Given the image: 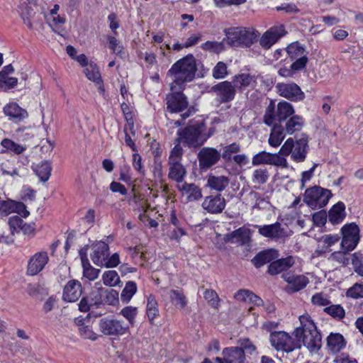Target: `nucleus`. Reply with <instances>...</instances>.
Wrapping results in <instances>:
<instances>
[{"label":"nucleus","instance_id":"obj_9","mask_svg":"<svg viewBox=\"0 0 363 363\" xmlns=\"http://www.w3.org/2000/svg\"><path fill=\"white\" fill-rule=\"evenodd\" d=\"M332 195L330 190L314 186L306 189L303 201L312 209H318L328 204Z\"/></svg>","mask_w":363,"mask_h":363},{"label":"nucleus","instance_id":"obj_21","mask_svg":"<svg viewBox=\"0 0 363 363\" xmlns=\"http://www.w3.org/2000/svg\"><path fill=\"white\" fill-rule=\"evenodd\" d=\"M279 257H280V253L277 249L267 248L257 253L252 259L251 262L257 269H259L267 264L269 265L275 262Z\"/></svg>","mask_w":363,"mask_h":363},{"label":"nucleus","instance_id":"obj_37","mask_svg":"<svg viewBox=\"0 0 363 363\" xmlns=\"http://www.w3.org/2000/svg\"><path fill=\"white\" fill-rule=\"evenodd\" d=\"M146 314L150 322L153 323L155 318L159 315V310L157 308V302L155 296L150 294L147 297V306H146Z\"/></svg>","mask_w":363,"mask_h":363},{"label":"nucleus","instance_id":"obj_54","mask_svg":"<svg viewBox=\"0 0 363 363\" xmlns=\"http://www.w3.org/2000/svg\"><path fill=\"white\" fill-rule=\"evenodd\" d=\"M13 206L14 201L10 199L4 200L0 198V213L4 216H8L14 212Z\"/></svg>","mask_w":363,"mask_h":363},{"label":"nucleus","instance_id":"obj_61","mask_svg":"<svg viewBox=\"0 0 363 363\" xmlns=\"http://www.w3.org/2000/svg\"><path fill=\"white\" fill-rule=\"evenodd\" d=\"M333 259L336 260L344 266H347L350 264V257H349L346 252H335L331 255Z\"/></svg>","mask_w":363,"mask_h":363},{"label":"nucleus","instance_id":"obj_25","mask_svg":"<svg viewBox=\"0 0 363 363\" xmlns=\"http://www.w3.org/2000/svg\"><path fill=\"white\" fill-rule=\"evenodd\" d=\"M227 240L239 245H249L251 241V230L245 227H240L228 235Z\"/></svg>","mask_w":363,"mask_h":363},{"label":"nucleus","instance_id":"obj_43","mask_svg":"<svg viewBox=\"0 0 363 363\" xmlns=\"http://www.w3.org/2000/svg\"><path fill=\"white\" fill-rule=\"evenodd\" d=\"M324 312L336 320H342L345 315V311L339 304H331L323 309Z\"/></svg>","mask_w":363,"mask_h":363},{"label":"nucleus","instance_id":"obj_58","mask_svg":"<svg viewBox=\"0 0 363 363\" xmlns=\"http://www.w3.org/2000/svg\"><path fill=\"white\" fill-rule=\"evenodd\" d=\"M104 284L108 286H115L121 282L118 274H103Z\"/></svg>","mask_w":363,"mask_h":363},{"label":"nucleus","instance_id":"obj_60","mask_svg":"<svg viewBox=\"0 0 363 363\" xmlns=\"http://www.w3.org/2000/svg\"><path fill=\"white\" fill-rule=\"evenodd\" d=\"M318 166V164H313V167L307 170L304 171L301 174V189H303L306 186V184L309 182L314 175V171L315 168Z\"/></svg>","mask_w":363,"mask_h":363},{"label":"nucleus","instance_id":"obj_46","mask_svg":"<svg viewBox=\"0 0 363 363\" xmlns=\"http://www.w3.org/2000/svg\"><path fill=\"white\" fill-rule=\"evenodd\" d=\"M225 42L226 43V40H224V39L221 42L206 41L201 45V48L203 50L219 53L225 50Z\"/></svg>","mask_w":363,"mask_h":363},{"label":"nucleus","instance_id":"obj_29","mask_svg":"<svg viewBox=\"0 0 363 363\" xmlns=\"http://www.w3.org/2000/svg\"><path fill=\"white\" fill-rule=\"evenodd\" d=\"M223 359L226 363H245V354L239 347H225L223 350Z\"/></svg>","mask_w":363,"mask_h":363},{"label":"nucleus","instance_id":"obj_32","mask_svg":"<svg viewBox=\"0 0 363 363\" xmlns=\"http://www.w3.org/2000/svg\"><path fill=\"white\" fill-rule=\"evenodd\" d=\"M346 345V341L340 333H331L327 337V347L333 353L339 352Z\"/></svg>","mask_w":363,"mask_h":363},{"label":"nucleus","instance_id":"obj_3","mask_svg":"<svg viewBox=\"0 0 363 363\" xmlns=\"http://www.w3.org/2000/svg\"><path fill=\"white\" fill-rule=\"evenodd\" d=\"M301 326L294 331L296 341L303 342L309 350L314 351L320 348L322 345V336L317 330V327L308 315H303L299 317Z\"/></svg>","mask_w":363,"mask_h":363},{"label":"nucleus","instance_id":"obj_48","mask_svg":"<svg viewBox=\"0 0 363 363\" xmlns=\"http://www.w3.org/2000/svg\"><path fill=\"white\" fill-rule=\"evenodd\" d=\"M181 144L178 143L171 150L168 158V164L181 163L184 153Z\"/></svg>","mask_w":363,"mask_h":363},{"label":"nucleus","instance_id":"obj_52","mask_svg":"<svg viewBox=\"0 0 363 363\" xmlns=\"http://www.w3.org/2000/svg\"><path fill=\"white\" fill-rule=\"evenodd\" d=\"M1 145L6 150L13 152L18 155L21 154L26 150L23 146L16 143L10 139H4L1 141Z\"/></svg>","mask_w":363,"mask_h":363},{"label":"nucleus","instance_id":"obj_23","mask_svg":"<svg viewBox=\"0 0 363 363\" xmlns=\"http://www.w3.org/2000/svg\"><path fill=\"white\" fill-rule=\"evenodd\" d=\"M255 228L258 229V233L264 238L278 240L286 236V230L279 222L270 225H257Z\"/></svg>","mask_w":363,"mask_h":363},{"label":"nucleus","instance_id":"obj_50","mask_svg":"<svg viewBox=\"0 0 363 363\" xmlns=\"http://www.w3.org/2000/svg\"><path fill=\"white\" fill-rule=\"evenodd\" d=\"M107 40L109 44L108 47L113 53L116 54L122 58L125 57L126 55L123 51V47L119 45L118 40L114 36L108 35Z\"/></svg>","mask_w":363,"mask_h":363},{"label":"nucleus","instance_id":"obj_45","mask_svg":"<svg viewBox=\"0 0 363 363\" xmlns=\"http://www.w3.org/2000/svg\"><path fill=\"white\" fill-rule=\"evenodd\" d=\"M272 153L261 151L252 157V164L258 166L261 164H269L271 162Z\"/></svg>","mask_w":363,"mask_h":363},{"label":"nucleus","instance_id":"obj_62","mask_svg":"<svg viewBox=\"0 0 363 363\" xmlns=\"http://www.w3.org/2000/svg\"><path fill=\"white\" fill-rule=\"evenodd\" d=\"M311 301L314 305L320 306H327L331 303L330 301L321 293L313 295Z\"/></svg>","mask_w":363,"mask_h":363},{"label":"nucleus","instance_id":"obj_14","mask_svg":"<svg viewBox=\"0 0 363 363\" xmlns=\"http://www.w3.org/2000/svg\"><path fill=\"white\" fill-rule=\"evenodd\" d=\"M301 267V260L298 257L288 255L279 257L268 266L267 272H284L290 269L297 270Z\"/></svg>","mask_w":363,"mask_h":363},{"label":"nucleus","instance_id":"obj_41","mask_svg":"<svg viewBox=\"0 0 363 363\" xmlns=\"http://www.w3.org/2000/svg\"><path fill=\"white\" fill-rule=\"evenodd\" d=\"M138 313V309L137 307L132 306H125L122 308L119 313L123 317H124L128 322L129 327H133L135 323V318Z\"/></svg>","mask_w":363,"mask_h":363},{"label":"nucleus","instance_id":"obj_16","mask_svg":"<svg viewBox=\"0 0 363 363\" xmlns=\"http://www.w3.org/2000/svg\"><path fill=\"white\" fill-rule=\"evenodd\" d=\"M277 93L291 101H301L305 99V94L296 83H278L276 85Z\"/></svg>","mask_w":363,"mask_h":363},{"label":"nucleus","instance_id":"obj_26","mask_svg":"<svg viewBox=\"0 0 363 363\" xmlns=\"http://www.w3.org/2000/svg\"><path fill=\"white\" fill-rule=\"evenodd\" d=\"M82 286L76 280L69 281L64 288L63 299L67 302H74L81 296Z\"/></svg>","mask_w":363,"mask_h":363},{"label":"nucleus","instance_id":"obj_27","mask_svg":"<svg viewBox=\"0 0 363 363\" xmlns=\"http://www.w3.org/2000/svg\"><path fill=\"white\" fill-rule=\"evenodd\" d=\"M49 257L46 252H39L30 257L28 264V272H40L48 263Z\"/></svg>","mask_w":363,"mask_h":363},{"label":"nucleus","instance_id":"obj_33","mask_svg":"<svg viewBox=\"0 0 363 363\" xmlns=\"http://www.w3.org/2000/svg\"><path fill=\"white\" fill-rule=\"evenodd\" d=\"M304 125V119L299 115L294 114L285 121L284 129L286 133L292 135L301 130Z\"/></svg>","mask_w":363,"mask_h":363},{"label":"nucleus","instance_id":"obj_15","mask_svg":"<svg viewBox=\"0 0 363 363\" xmlns=\"http://www.w3.org/2000/svg\"><path fill=\"white\" fill-rule=\"evenodd\" d=\"M197 158L200 169L206 171L219 162L221 155L216 148L205 147L199 150Z\"/></svg>","mask_w":363,"mask_h":363},{"label":"nucleus","instance_id":"obj_6","mask_svg":"<svg viewBox=\"0 0 363 363\" xmlns=\"http://www.w3.org/2000/svg\"><path fill=\"white\" fill-rule=\"evenodd\" d=\"M308 149V137L302 133L296 141L292 138H288L281 147L280 153L285 156L290 155L294 162L300 163L306 160Z\"/></svg>","mask_w":363,"mask_h":363},{"label":"nucleus","instance_id":"obj_7","mask_svg":"<svg viewBox=\"0 0 363 363\" xmlns=\"http://www.w3.org/2000/svg\"><path fill=\"white\" fill-rule=\"evenodd\" d=\"M90 257L93 263L101 267L113 268L120 264L119 255L116 252L109 257V246L104 241H95L91 245Z\"/></svg>","mask_w":363,"mask_h":363},{"label":"nucleus","instance_id":"obj_5","mask_svg":"<svg viewBox=\"0 0 363 363\" xmlns=\"http://www.w3.org/2000/svg\"><path fill=\"white\" fill-rule=\"evenodd\" d=\"M294 113V108L289 102L283 100L276 104L274 101L271 100L266 108L263 122L268 126H272L274 123L280 124Z\"/></svg>","mask_w":363,"mask_h":363},{"label":"nucleus","instance_id":"obj_11","mask_svg":"<svg viewBox=\"0 0 363 363\" xmlns=\"http://www.w3.org/2000/svg\"><path fill=\"white\" fill-rule=\"evenodd\" d=\"M269 340L272 346L277 350L290 352L296 348H300L299 342L294 340L287 333L275 331L270 334Z\"/></svg>","mask_w":363,"mask_h":363},{"label":"nucleus","instance_id":"obj_34","mask_svg":"<svg viewBox=\"0 0 363 363\" xmlns=\"http://www.w3.org/2000/svg\"><path fill=\"white\" fill-rule=\"evenodd\" d=\"M230 179L225 176L210 174L207 179V186L218 192L223 191L229 185Z\"/></svg>","mask_w":363,"mask_h":363},{"label":"nucleus","instance_id":"obj_4","mask_svg":"<svg viewBox=\"0 0 363 363\" xmlns=\"http://www.w3.org/2000/svg\"><path fill=\"white\" fill-rule=\"evenodd\" d=\"M183 90L184 89L171 90L172 93L168 94L165 98L167 110L169 113H180L186 109V111L181 115L182 119L174 122L176 126L182 125L184 121L196 111L194 106L189 107V101L186 95L182 92Z\"/></svg>","mask_w":363,"mask_h":363},{"label":"nucleus","instance_id":"obj_55","mask_svg":"<svg viewBox=\"0 0 363 363\" xmlns=\"http://www.w3.org/2000/svg\"><path fill=\"white\" fill-rule=\"evenodd\" d=\"M351 257V263L355 272H363V256L362 254L355 252Z\"/></svg>","mask_w":363,"mask_h":363},{"label":"nucleus","instance_id":"obj_17","mask_svg":"<svg viewBox=\"0 0 363 363\" xmlns=\"http://www.w3.org/2000/svg\"><path fill=\"white\" fill-rule=\"evenodd\" d=\"M211 89L216 94L220 104H226L233 101L236 95L235 88L232 82L229 81L219 82L213 86Z\"/></svg>","mask_w":363,"mask_h":363},{"label":"nucleus","instance_id":"obj_12","mask_svg":"<svg viewBox=\"0 0 363 363\" xmlns=\"http://www.w3.org/2000/svg\"><path fill=\"white\" fill-rule=\"evenodd\" d=\"M341 233L342 239L341 247L345 252L352 251L359 241V229L354 223L345 225Z\"/></svg>","mask_w":363,"mask_h":363},{"label":"nucleus","instance_id":"obj_2","mask_svg":"<svg viewBox=\"0 0 363 363\" xmlns=\"http://www.w3.org/2000/svg\"><path fill=\"white\" fill-rule=\"evenodd\" d=\"M176 141L183 146L196 149L201 147L211 136L212 133H206V125L203 121H191L184 128L177 132Z\"/></svg>","mask_w":363,"mask_h":363},{"label":"nucleus","instance_id":"obj_53","mask_svg":"<svg viewBox=\"0 0 363 363\" xmlns=\"http://www.w3.org/2000/svg\"><path fill=\"white\" fill-rule=\"evenodd\" d=\"M23 223L24 221L23 219L18 216H13L10 217L8 220V224L9 225L11 234L13 235L15 232H19Z\"/></svg>","mask_w":363,"mask_h":363},{"label":"nucleus","instance_id":"obj_24","mask_svg":"<svg viewBox=\"0 0 363 363\" xmlns=\"http://www.w3.org/2000/svg\"><path fill=\"white\" fill-rule=\"evenodd\" d=\"M282 278L288 283L285 289L288 293H294L303 289L308 282L303 274H282Z\"/></svg>","mask_w":363,"mask_h":363},{"label":"nucleus","instance_id":"obj_28","mask_svg":"<svg viewBox=\"0 0 363 363\" xmlns=\"http://www.w3.org/2000/svg\"><path fill=\"white\" fill-rule=\"evenodd\" d=\"M178 189L182 192L183 196H186L187 202L198 201L202 198L201 189L195 184L184 182L182 185L178 186Z\"/></svg>","mask_w":363,"mask_h":363},{"label":"nucleus","instance_id":"obj_51","mask_svg":"<svg viewBox=\"0 0 363 363\" xmlns=\"http://www.w3.org/2000/svg\"><path fill=\"white\" fill-rule=\"evenodd\" d=\"M302 70V69L291 63L289 67H286V66L280 67L278 70V74L281 77L291 78Z\"/></svg>","mask_w":363,"mask_h":363},{"label":"nucleus","instance_id":"obj_18","mask_svg":"<svg viewBox=\"0 0 363 363\" xmlns=\"http://www.w3.org/2000/svg\"><path fill=\"white\" fill-rule=\"evenodd\" d=\"M286 34V31L283 25L273 26L262 35L259 44L262 48L268 49Z\"/></svg>","mask_w":363,"mask_h":363},{"label":"nucleus","instance_id":"obj_44","mask_svg":"<svg viewBox=\"0 0 363 363\" xmlns=\"http://www.w3.org/2000/svg\"><path fill=\"white\" fill-rule=\"evenodd\" d=\"M170 299L172 303L180 308H184L187 305V300L184 294L179 290L170 291Z\"/></svg>","mask_w":363,"mask_h":363},{"label":"nucleus","instance_id":"obj_36","mask_svg":"<svg viewBox=\"0 0 363 363\" xmlns=\"http://www.w3.org/2000/svg\"><path fill=\"white\" fill-rule=\"evenodd\" d=\"M34 171L41 182H47L51 174L52 167L48 161H43L40 164H38Z\"/></svg>","mask_w":363,"mask_h":363},{"label":"nucleus","instance_id":"obj_63","mask_svg":"<svg viewBox=\"0 0 363 363\" xmlns=\"http://www.w3.org/2000/svg\"><path fill=\"white\" fill-rule=\"evenodd\" d=\"M204 298L208 301L213 306H216L218 304V296L217 293L211 289H207L203 293Z\"/></svg>","mask_w":363,"mask_h":363},{"label":"nucleus","instance_id":"obj_64","mask_svg":"<svg viewBox=\"0 0 363 363\" xmlns=\"http://www.w3.org/2000/svg\"><path fill=\"white\" fill-rule=\"evenodd\" d=\"M327 218H328V216H327L326 212L323 211H318L313 215V223L318 226L324 225Z\"/></svg>","mask_w":363,"mask_h":363},{"label":"nucleus","instance_id":"obj_57","mask_svg":"<svg viewBox=\"0 0 363 363\" xmlns=\"http://www.w3.org/2000/svg\"><path fill=\"white\" fill-rule=\"evenodd\" d=\"M79 333L81 337L84 339L96 340L98 338V335L88 325L79 326Z\"/></svg>","mask_w":363,"mask_h":363},{"label":"nucleus","instance_id":"obj_40","mask_svg":"<svg viewBox=\"0 0 363 363\" xmlns=\"http://www.w3.org/2000/svg\"><path fill=\"white\" fill-rule=\"evenodd\" d=\"M84 73L87 79L96 84L101 82V73L98 66L94 63H89V65L84 68Z\"/></svg>","mask_w":363,"mask_h":363},{"label":"nucleus","instance_id":"obj_19","mask_svg":"<svg viewBox=\"0 0 363 363\" xmlns=\"http://www.w3.org/2000/svg\"><path fill=\"white\" fill-rule=\"evenodd\" d=\"M202 208L211 214H218L223 212L226 206L224 197L220 194L205 197Z\"/></svg>","mask_w":363,"mask_h":363},{"label":"nucleus","instance_id":"obj_38","mask_svg":"<svg viewBox=\"0 0 363 363\" xmlns=\"http://www.w3.org/2000/svg\"><path fill=\"white\" fill-rule=\"evenodd\" d=\"M101 298L104 305L116 306L118 303V292L114 289H101Z\"/></svg>","mask_w":363,"mask_h":363},{"label":"nucleus","instance_id":"obj_20","mask_svg":"<svg viewBox=\"0 0 363 363\" xmlns=\"http://www.w3.org/2000/svg\"><path fill=\"white\" fill-rule=\"evenodd\" d=\"M3 112L12 123L18 124L28 118V111L16 102H10L4 106Z\"/></svg>","mask_w":363,"mask_h":363},{"label":"nucleus","instance_id":"obj_30","mask_svg":"<svg viewBox=\"0 0 363 363\" xmlns=\"http://www.w3.org/2000/svg\"><path fill=\"white\" fill-rule=\"evenodd\" d=\"M346 217L345 205L339 201L328 212V221L333 225L341 223Z\"/></svg>","mask_w":363,"mask_h":363},{"label":"nucleus","instance_id":"obj_59","mask_svg":"<svg viewBox=\"0 0 363 363\" xmlns=\"http://www.w3.org/2000/svg\"><path fill=\"white\" fill-rule=\"evenodd\" d=\"M347 296L353 298L363 297V284H355L347 291Z\"/></svg>","mask_w":363,"mask_h":363},{"label":"nucleus","instance_id":"obj_8","mask_svg":"<svg viewBox=\"0 0 363 363\" xmlns=\"http://www.w3.org/2000/svg\"><path fill=\"white\" fill-rule=\"evenodd\" d=\"M226 43L233 47H250L259 36V33L245 28H230L225 29Z\"/></svg>","mask_w":363,"mask_h":363},{"label":"nucleus","instance_id":"obj_22","mask_svg":"<svg viewBox=\"0 0 363 363\" xmlns=\"http://www.w3.org/2000/svg\"><path fill=\"white\" fill-rule=\"evenodd\" d=\"M232 83L236 91L242 93L247 88L255 89L257 86V77L248 73L235 74L232 79Z\"/></svg>","mask_w":363,"mask_h":363},{"label":"nucleus","instance_id":"obj_42","mask_svg":"<svg viewBox=\"0 0 363 363\" xmlns=\"http://www.w3.org/2000/svg\"><path fill=\"white\" fill-rule=\"evenodd\" d=\"M137 291V286L134 281H128L123 289L121 298L123 303H128Z\"/></svg>","mask_w":363,"mask_h":363},{"label":"nucleus","instance_id":"obj_56","mask_svg":"<svg viewBox=\"0 0 363 363\" xmlns=\"http://www.w3.org/2000/svg\"><path fill=\"white\" fill-rule=\"evenodd\" d=\"M281 155H283L280 153V151L278 153L272 154L270 165L287 168L289 167L288 162L285 157Z\"/></svg>","mask_w":363,"mask_h":363},{"label":"nucleus","instance_id":"obj_35","mask_svg":"<svg viewBox=\"0 0 363 363\" xmlns=\"http://www.w3.org/2000/svg\"><path fill=\"white\" fill-rule=\"evenodd\" d=\"M169 166L168 177L177 183L182 182L186 177V171L182 162L169 164Z\"/></svg>","mask_w":363,"mask_h":363},{"label":"nucleus","instance_id":"obj_1","mask_svg":"<svg viewBox=\"0 0 363 363\" xmlns=\"http://www.w3.org/2000/svg\"><path fill=\"white\" fill-rule=\"evenodd\" d=\"M196 72V60L192 54L177 60L167 72V75L172 78L170 89H184L186 84L195 79Z\"/></svg>","mask_w":363,"mask_h":363},{"label":"nucleus","instance_id":"obj_31","mask_svg":"<svg viewBox=\"0 0 363 363\" xmlns=\"http://www.w3.org/2000/svg\"><path fill=\"white\" fill-rule=\"evenodd\" d=\"M272 126L268 143L270 146L277 147L281 144L286 133L281 124L274 123Z\"/></svg>","mask_w":363,"mask_h":363},{"label":"nucleus","instance_id":"obj_39","mask_svg":"<svg viewBox=\"0 0 363 363\" xmlns=\"http://www.w3.org/2000/svg\"><path fill=\"white\" fill-rule=\"evenodd\" d=\"M241 150V146L239 143H233L228 145L225 146L223 148V151L220 153L221 157L225 162H232L233 156Z\"/></svg>","mask_w":363,"mask_h":363},{"label":"nucleus","instance_id":"obj_49","mask_svg":"<svg viewBox=\"0 0 363 363\" xmlns=\"http://www.w3.org/2000/svg\"><path fill=\"white\" fill-rule=\"evenodd\" d=\"M228 75V66L223 62H218L213 67L212 76L216 79L225 78Z\"/></svg>","mask_w":363,"mask_h":363},{"label":"nucleus","instance_id":"obj_10","mask_svg":"<svg viewBox=\"0 0 363 363\" xmlns=\"http://www.w3.org/2000/svg\"><path fill=\"white\" fill-rule=\"evenodd\" d=\"M100 331L106 336L118 337L129 332V325L123 320L111 317H104L99 321Z\"/></svg>","mask_w":363,"mask_h":363},{"label":"nucleus","instance_id":"obj_47","mask_svg":"<svg viewBox=\"0 0 363 363\" xmlns=\"http://www.w3.org/2000/svg\"><path fill=\"white\" fill-rule=\"evenodd\" d=\"M269 172L265 168L257 169L252 174V182L259 185L265 184L269 179Z\"/></svg>","mask_w":363,"mask_h":363},{"label":"nucleus","instance_id":"obj_13","mask_svg":"<svg viewBox=\"0 0 363 363\" xmlns=\"http://www.w3.org/2000/svg\"><path fill=\"white\" fill-rule=\"evenodd\" d=\"M287 56L292 62V64L304 69L308 61V52L306 48L299 42L291 43L286 48Z\"/></svg>","mask_w":363,"mask_h":363}]
</instances>
